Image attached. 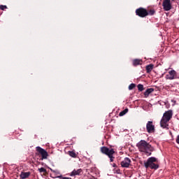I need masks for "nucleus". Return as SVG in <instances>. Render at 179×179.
Instances as JSON below:
<instances>
[{"mask_svg": "<svg viewBox=\"0 0 179 179\" xmlns=\"http://www.w3.org/2000/svg\"><path fill=\"white\" fill-rule=\"evenodd\" d=\"M143 61L140 59H134L132 60V64L134 66H138V65H142Z\"/></svg>", "mask_w": 179, "mask_h": 179, "instance_id": "nucleus-12", "label": "nucleus"}, {"mask_svg": "<svg viewBox=\"0 0 179 179\" xmlns=\"http://www.w3.org/2000/svg\"><path fill=\"white\" fill-rule=\"evenodd\" d=\"M122 167L128 168L131 164V159L128 157L124 158L123 161L121 162Z\"/></svg>", "mask_w": 179, "mask_h": 179, "instance_id": "nucleus-11", "label": "nucleus"}, {"mask_svg": "<svg viewBox=\"0 0 179 179\" xmlns=\"http://www.w3.org/2000/svg\"><path fill=\"white\" fill-rule=\"evenodd\" d=\"M166 79H168V80H174V79H179V76L176 70H171L166 75Z\"/></svg>", "mask_w": 179, "mask_h": 179, "instance_id": "nucleus-6", "label": "nucleus"}, {"mask_svg": "<svg viewBox=\"0 0 179 179\" xmlns=\"http://www.w3.org/2000/svg\"><path fill=\"white\" fill-rule=\"evenodd\" d=\"M135 87H136V85L131 83L129 85V90H132L135 89Z\"/></svg>", "mask_w": 179, "mask_h": 179, "instance_id": "nucleus-19", "label": "nucleus"}, {"mask_svg": "<svg viewBox=\"0 0 179 179\" xmlns=\"http://www.w3.org/2000/svg\"><path fill=\"white\" fill-rule=\"evenodd\" d=\"M127 113H128V108H126L124 110H122V112H120L119 113V115H120V117H123V115H125V114H127Z\"/></svg>", "mask_w": 179, "mask_h": 179, "instance_id": "nucleus-17", "label": "nucleus"}, {"mask_svg": "<svg viewBox=\"0 0 179 179\" xmlns=\"http://www.w3.org/2000/svg\"><path fill=\"white\" fill-rule=\"evenodd\" d=\"M147 73H150V72H152V70L153 69V64H150L146 66L145 67Z\"/></svg>", "mask_w": 179, "mask_h": 179, "instance_id": "nucleus-16", "label": "nucleus"}, {"mask_svg": "<svg viewBox=\"0 0 179 179\" xmlns=\"http://www.w3.org/2000/svg\"><path fill=\"white\" fill-rule=\"evenodd\" d=\"M83 174V170L82 169H74L71 172L69 176L71 177H75V176H82Z\"/></svg>", "mask_w": 179, "mask_h": 179, "instance_id": "nucleus-10", "label": "nucleus"}, {"mask_svg": "<svg viewBox=\"0 0 179 179\" xmlns=\"http://www.w3.org/2000/svg\"><path fill=\"white\" fill-rule=\"evenodd\" d=\"M162 6L164 10L166 12H169V10H171L173 6L171 4V0H164L162 3Z\"/></svg>", "mask_w": 179, "mask_h": 179, "instance_id": "nucleus-8", "label": "nucleus"}, {"mask_svg": "<svg viewBox=\"0 0 179 179\" xmlns=\"http://www.w3.org/2000/svg\"><path fill=\"white\" fill-rule=\"evenodd\" d=\"M144 167L145 169H151V170H157L159 169V164L157 159L155 157H151L144 162Z\"/></svg>", "mask_w": 179, "mask_h": 179, "instance_id": "nucleus-2", "label": "nucleus"}, {"mask_svg": "<svg viewBox=\"0 0 179 179\" xmlns=\"http://www.w3.org/2000/svg\"><path fill=\"white\" fill-rule=\"evenodd\" d=\"M55 178H60V179H72V178L64 177V176H62V175L56 176Z\"/></svg>", "mask_w": 179, "mask_h": 179, "instance_id": "nucleus-22", "label": "nucleus"}, {"mask_svg": "<svg viewBox=\"0 0 179 179\" xmlns=\"http://www.w3.org/2000/svg\"><path fill=\"white\" fill-rule=\"evenodd\" d=\"M30 172H22L20 177L22 179L29 178L30 177Z\"/></svg>", "mask_w": 179, "mask_h": 179, "instance_id": "nucleus-13", "label": "nucleus"}, {"mask_svg": "<svg viewBox=\"0 0 179 179\" xmlns=\"http://www.w3.org/2000/svg\"><path fill=\"white\" fill-rule=\"evenodd\" d=\"M136 15L139 17H146L148 16V9L140 7L136 10Z\"/></svg>", "mask_w": 179, "mask_h": 179, "instance_id": "nucleus-5", "label": "nucleus"}, {"mask_svg": "<svg viewBox=\"0 0 179 179\" xmlns=\"http://www.w3.org/2000/svg\"><path fill=\"white\" fill-rule=\"evenodd\" d=\"M172 1H175V0H172Z\"/></svg>", "mask_w": 179, "mask_h": 179, "instance_id": "nucleus-27", "label": "nucleus"}, {"mask_svg": "<svg viewBox=\"0 0 179 179\" xmlns=\"http://www.w3.org/2000/svg\"><path fill=\"white\" fill-rule=\"evenodd\" d=\"M8 7L6 6L1 5L0 6V9L1 10H5V9H7Z\"/></svg>", "mask_w": 179, "mask_h": 179, "instance_id": "nucleus-23", "label": "nucleus"}, {"mask_svg": "<svg viewBox=\"0 0 179 179\" xmlns=\"http://www.w3.org/2000/svg\"><path fill=\"white\" fill-rule=\"evenodd\" d=\"M50 171H52V173H57V174H59L58 171L53 170L52 169H50Z\"/></svg>", "mask_w": 179, "mask_h": 179, "instance_id": "nucleus-24", "label": "nucleus"}, {"mask_svg": "<svg viewBox=\"0 0 179 179\" xmlns=\"http://www.w3.org/2000/svg\"><path fill=\"white\" fill-rule=\"evenodd\" d=\"M39 173H47V169H45V168H40L38 169Z\"/></svg>", "mask_w": 179, "mask_h": 179, "instance_id": "nucleus-21", "label": "nucleus"}, {"mask_svg": "<svg viewBox=\"0 0 179 179\" xmlns=\"http://www.w3.org/2000/svg\"><path fill=\"white\" fill-rule=\"evenodd\" d=\"M156 14V10L154 8L147 10V16H153Z\"/></svg>", "mask_w": 179, "mask_h": 179, "instance_id": "nucleus-14", "label": "nucleus"}, {"mask_svg": "<svg viewBox=\"0 0 179 179\" xmlns=\"http://www.w3.org/2000/svg\"><path fill=\"white\" fill-rule=\"evenodd\" d=\"M173 118V110L166 111L160 121L161 127L164 129H169V121Z\"/></svg>", "mask_w": 179, "mask_h": 179, "instance_id": "nucleus-1", "label": "nucleus"}, {"mask_svg": "<svg viewBox=\"0 0 179 179\" xmlns=\"http://www.w3.org/2000/svg\"><path fill=\"white\" fill-rule=\"evenodd\" d=\"M100 151L103 155H106V156H108V157H109L110 162L111 163L114 162V159H115V157H114V153H115V151L114 150V149L113 148L109 149L106 146H103V147H101Z\"/></svg>", "mask_w": 179, "mask_h": 179, "instance_id": "nucleus-4", "label": "nucleus"}, {"mask_svg": "<svg viewBox=\"0 0 179 179\" xmlns=\"http://www.w3.org/2000/svg\"><path fill=\"white\" fill-rule=\"evenodd\" d=\"M69 155L71 157H76V153L73 151H69Z\"/></svg>", "mask_w": 179, "mask_h": 179, "instance_id": "nucleus-20", "label": "nucleus"}, {"mask_svg": "<svg viewBox=\"0 0 179 179\" xmlns=\"http://www.w3.org/2000/svg\"><path fill=\"white\" fill-rule=\"evenodd\" d=\"M152 92H155V89L153 88H148L146 90V91L144 92V96L145 97H148L149 94H150V93H152Z\"/></svg>", "mask_w": 179, "mask_h": 179, "instance_id": "nucleus-15", "label": "nucleus"}, {"mask_svg": "<svg viewBox=\"0 0 179 179\" xmlns=\"http://www.w3.org/2000/svg\"><path fill=\"white\" fill-rule=\"evenodd\" d=\"M36 152L41 156L42 160L46 159L48 157V152L40 146L36 148Z\"/></svg>", "mask_w": 179, "mask_h": 179, "instance_id": "nucleus-7", "label": "nucleus"}, {"mask_svg": "<svg viewBox=\"0 0 179 179\" xmlns=\"http://www.w3.org/2000/svg\"><path fill=\"white\" fill-rule=\"evenodd\" d=\"M137 87H138V92H143V90H144V87H143V85H142V84H138V85H137Z\"/></svg>", "mask_w": 179, "mask_h": 179, "instance_id": "nucleus-18", "label": "nucleus"}, {"mask_svg": "<svg viewBox=\"0 0 179 179\" xmlns=\"http://www.w3.org/2000/svg\"><path fill=\"white\" fill-rule=\"evenodd\" d=\"M176 143H178V145H179V135H178L176 137Z\"/></svg>", "mask_w": 179, "mask_h": 179, "instance_id": "nucleus-25", "label": "nucleus"}, {"mask_svg": "<svg viewBox=\"0 0 179 179\" xmlns=\"http://www.w3.org/2000/svg\"><path fill=\"white\" fill-rule=\"evenodd\" d=\"M136 146L139 152H142L143 153H148V150L152 152V145L145 140H141L136 144Z\"/></svg>", "mask_w": 179, "mask_h": 179, "instance_id": "nucleus-3", "label": "nucleus"}, {"mask_svg": "<svg viewBox=\"0 0 179 179\" xmlns=\"http://www.w3.org/2000/svg\"><path fill=\"white\" fill-rule=\"evenodd\" d=\"M146 129L148 134H153L155 131V126L152 121H148L146 124Z\"/></svg>", "mask_w": 179, "mask_h": 179, "instance_id": "nucleus-9", "label": "nucleus"}, {"mask_svg": "<svg viewBox=\"0 0 179 179\" xmlns=\"http://www.w3.org/2000/svg\"><path fill=\"white\" fill-rule=\"evenodd\" d=\"M113 167H117V164H113Z\"/></svg>", "mask_w": 179, "mask_h": 179, "instance_id": "nucleus-26", "label": "nucleus"}]
</instances>
